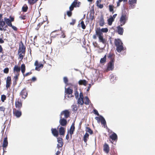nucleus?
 I'll use <instances>...</instances> for the list:
<instances>
[{"mask_svg":"<svg viewBox=\"0 0 155 155\" xmlns=\"http://www.w3.org/2000/svg\"><path fill=\"white\" fill-rule=\"evenodd\" d=\"M114 44L116 47V50L117 52L120 53L122 51L126 50V48L124 47L123 44L120 39H115Z\"/></svg>","mask_w":155,"mask_h":155,"instance_id":"f257e3e1","label":"nucleus"},{"mask_svg":"<svg viewBox=\"0 0 155 155\" xmlns=\"http://www.w3.org/2000/svg\"><path fill=\"white\" fill-rule=\"evenodd\" d=\"M50 36L53 38L59 37L64 38L65 37V35L64 32L61 30H56L51 33Z\"/></svg>","mask_w":155,"mask_h":155,"instance_id":"f03ea898","label":"nucleus"},{"mask_svg":"<svg viewBox=\"0 0 155 155\" xmlns=\"http://www.w3.org/2000/svg\"><path fill=\"white\" fill-rule=\"evenodd\" d=\"M40 35L41 40L44 43L47 44L51 43V40L50 39V37L48 35L46 34L45 32L44 33H41Z\"/></svg>","mask_w":155,"mask_h":155,"instance_id":"7ed1b4c3","label":"nucleus"},{"mask_svg":"<svg viewBox=\"0 0 155 155\" xmlns=\"http://www.w3.org/2000/svg\"><path fill=\"white\" fill-rule=\"evenodd\" d=\"M97 36L99 38V42H101L104 45H106L107 40L104 38L103 35H102L101 33L96 32Z\"/></svg>","mask_w":155,"mask_h":155,"instance_id":"20e7f679","label":"nucleus"},{"mask_svg":"<svg viewBox=\"0 0 155 155\" xmlns=\"http://www.w3.org/2000/svg\"><path fill=\"white\" fill-rule=\"evenodd\" d=\"M127 20V17L126 15L122 14L120 19V26H122L126 23V21Z\"/></svg>","mask_w":155,"mask_h":155,"instance_id":"39448f33","label":"nucleus"},{"mask_svg":"<svg viewBox=\"0 0 155 155\" xmlns=\"http://www.w3.org/2000/svg\"><path fill=\"white\" fill-rule=\"evenodd\" d=\"M70 114V112L68 110H65L61 112L60 116L62 117L64 115V117L63 118L67 119L69 117Z\"/></svg>","mask_w":155,"mask_h":155,"instance_id":"423d86ee","label":"nucleus"},{"mask_svg":"<svg viewBox=\"0 0 155 155\" xmlns=\"http://www.w3.org/2000/svg\"><path fill=\"white\" fill-rule=\"evenodd\" d=\"M137 3V0H129L128 4L129 5V9L134 8Z\"/></svg>","mask_w":155,"mask_h":155,"instance_id":"0eeeda50","label":"nucleus"},{"mask_svg":"<svg viewBox=\"0 0 155 155\" xmlns=\"http://www.w3.org/2000/svg\"><path fill=\"white\" fill-rule=\"evenodd\" d=\"M73 92V90L70 89V88L68 87L67 89H65V95L66 94H68V95L67 97L68 98H70V97H73V96L72 95V93Z\"/></svg>","mask_w":155,"mask_h":155,"instance_id":"6e6552de","label":"nucleus"},{"mask_svg":"<svg viewBox=\"0 0 155 155\" xmlns=\"http://www.w3.org/2000/svg\"><path fill=\"white\" fill-rule=\"evenodd\" d=\"M59 122L60 124L62 126L66 127L67 124V119L63 118V117L60 116Z\"/></svg>","mask_w":155,"mask_h":155,"instance_id":"1a4fd4ad","label":"nucleus"},{"mask_svg":"<svg viewBox=\"0 0 155 155\" xmlns=\"http://www.w3.org/2000/svg\"><path fill=\"white\" fill-rule=\"evenodd\" d=\"M108 31V29L107 28H104L101 29L100 28H97L95 31V32L101 33L103 35L102 32L107 33Z\"/></svg>","mask_w":155,"mask_h":155,"instance_id":"9d476101","label":"nucleus"},{"mask_svg":"<svg viewBox=\"0 0 155 155\" xmlns=\"http://www.w3.org/2000/svg\"><path fill=\"white\" fill-rule=\"evenodd\" d=\"M57 141L58 143L57 145V147L58 149H59L63 146L62 139L61 138L58 137L57 138Z\"/></svg>","mask_w":155,"mask_h":155,"instance_id":"9b49d317","label":"nucleus"},{"mask_svg":"<svg viewBox=\"0 0 155 155\" xmlns=\"http://www.w3.org/2000/svg\"><path fill=\"white\" fill-rule=\"evenodd\" d=\"M75 129L74 124L73 123L71 126L69 131H68V133H69L71 137L74 133Z\"/></svg>","mask_w":155,"mask_h":155,"instance_id":"f8f14e48","label":"nucleus"},{"mask_svg":"<svg viewBox=\"0 0 155 155\" xmlns=\"http://www.w3.org/2000/svg\"><path fill=\"white\" fill-rule=\"evenodd\" d=\"M114 61H110L108 63L107 69L108 70H112L114 68Z\"/></svg>","mask_w":155,"mask_h":155,"instance_id":"ddd939ff","label":"nucleus"},{"mask_svg":"<svg viewBox=\"0 0 155 155\" xmlns=\"http://www.w3.org/2000/svg\"><path fill=\"white\" fill-rule=\"evenodd\" d=\"M21 70L20 68L18 66L15 65L14 68V72L15 74L19 75Z\"/></svg>","mask_w":155,"mask_h":155,"instance_id":"4468645a","label":"nucleus"},{"mask_svg":"<svg viewBox=\"0 0 155 155\" xmlns=\"http://www.w3.org/2000/svg\"><path fill=\"white\" fill-rule=\"evenodd\" d=\"M101 124H103V126L104 127V128L106 127L107 129L108 130V132H109L110 129L109 128H108L106 124V122L105 121V120L104 118L103 117H101Z\"/></svg>","mask_w":155,"mask_h":155,"instance_id":"2eb2a0df","label":"nucleus"},{"mask_svg":"<svg viewBox=\"0 0 155 155\" xmlns=\"http://www.w3.org/2000/svg\"><path fill=\"white\" fill-rule=\"evenodd\" d=\"M13 114L18 118L21 115V111L15 109H13Z\"/></svg>","mask_w":155,"mask_h":155,"instance_id":"dca6fc26","label":"nucleus"},{"mask_svg":"<svg viewBox=\"0 0 155 155\" xmlns=\"http://www.w3.org/2000/svg\"><path fill=\"white\" fill-rule=\"evenodd\" d=\"M27 92L26 91L25 88L23 89L20 93V95H21L22 98L25 99L27 96Z\"/></svg>","mask_w":155,"mask_h":155,"instance_id":"f3484780","label":"nucleus"},{"mask_svg":"<svg viewBox=\"0 0 155 155\" xmlns=\"http://www.w3.org/2000/svg\"><path fill=\"white\" fill-rule=\"evenodd\" d=\"M120 25L118 26L117 27V32L118 34L120 35H122L124 32V29L121 27Z\"/></svg>","mask_w":155,"mask_h":155,"instance_id":"a211bd4d","label":"nucleus"},{"mask_svg":"<svg viewBox=\"0 0 155 155\" xmlns=\"http://www.w3.org/2000/svg\"><path fill=\"white\" fill-rule=\"evenodd\" d=\"M103 150L107 153H108L110 151V148L108 145L106 143H105L103 146Z\"/></svg>","mask_w":155,"mask_h":155,"instance_id":"6ab92c4d","label":"nucleus"},{"mask_svg":"<svg viewBox=\"0 0 155 155\" xmlns=\"http://www.w3.org/2000/svg\"><path fill=\"white\" fill-rule=\"evenodd\" d=\"M51 133L52 134L56 137H57L58 136V132L56 128H52L51 129Z\"/></svg>","mask_w":155,"mask_h":155,"instance_id":"aec40b11","label":"nucleus"},{"mask_svg":"<svg viewBox=\"0 0 155 155\" xmlns=\"http://www.w3.org/2000/svg\"><path fill=\"white\" fill-rule=\"evenodd\" d=\"M25 47L22 43L21 44L19 45L18 51L19 52H22V53H23V52L25 53Z\"/></svg>","mask_w":155,"mask_h":155,"instance_id":"412c9836","label":"nucleus"},{"mask_svg":"<svg viewBox=\"0 0 155 155\" xmlns=\"http://www.w3.org/2000/svg\"><path fill=\"white\" fill-rule=\"evenodd\" d=\"M107 57L110 61H114L115 55L113 52H110L108 54Z\"/></svg>","mask_w":155,"mask_h":155,"instance_id":"4be33fe9","label":"nucleus"},{"mask_svg":"<svg viewBox=\"0 0 155 155\" xmlns=\"http://www.w3.org/2000/svg\"><path fill=\"white\" fill-rule=\"evenodd\" d=\"M66 128L62 127H61L59 128V134L61 135H64L65 134Z\"/></svg>","mask_w":155,"mask_h":155,"instance_id":"5701e85b","label":"nucleus"},{"mask_svg":"<svg viewBox=\"0 0 155 155\" xmlns=\"http://www.w3.org/2000/svg\"><path fill=\"white\" fill-rule=\"evenodd\" d=\"M99 24L100 26H103L104 25V16L103 15H101L100 17Z\"/></svg>","mask_w":155,"mask_h":155,"instance_id":"b1692460","label":"nucleus"},{"mask_svg":"<svg viewBox=\"0 0 155 155\" xmlns=\"http://www.w3.org/2000/svg\"><path fill=\"white\" fill-rule=\"evenodd\" d=\"M22 103L20 101L18 100L17 101H16L15 102V107L16 108L18 109L22 107Z\"/></svg>","mask_w":155,"mask_h":155,"instance_id":"393cba45","label":"nucleus"},{"mask_svg":"<svg viewBox=\"0 0 155 155\" xmlns=\"http://www.w3.org/2000/svg\"><path fill=\"white\" fill-rule=\"evenodd\" d=\"M90 19L92 20L94 18V7L92 9L90 10Z\"/></svg>","mask_w":155,"mask_h":155,"instance_id":"a878e982","label":"nucleus"},{"mask_svg":"<svg viewBox=\"0 0 155 155\" xmlns=\"http://www.w3.org/2000/svg\"><path fill=\"white\" fill-rule=\"evenodd\" d=\"M80 85H83L86 86L87 84V82L85 80H80L78 81Z\"/></svg>","mask_w":155,"mask_h":155,"instance_id":"bb28decb","label":"nucleus"},{"mask_svg":"<svg viewBox=\"0 0 155 155\" xmlns=\"http://www.w3.org/2000/svg\"><path fill=\"white\" fill-rule=\"evenodd\" d=\"M11 81V78L10 77H8L6 80V87L7 88H8L10 85Z\"/></svg>","mask_w":155,"mask_h":155,"instance_id":"cd10ccee","label":"nucleus"},{"mask_svg":"<svg viewBox=\"0 0 155 155\" xmlns=\"http://www.w3.org/2000/svg\"><path fill=\"white\" fill-rule=\"evenodd\" d=\"M110 137L113 140H116L117 139V135L114 132L110 136Z\"/></svg>","mask_w":155,"mask_h":155,"instance_id":"c85d7f7f","label":"nucleus"},{"mask_svg":"<svg viewBox=\"0 0 155 155\" xmlns=\"http://www.w3.org/2000/svg\"><path fill=\"white\" fill-rule=\"evenodd\" d=\"M4 19L5 22L7 25H8L9 26H12V24L9 19L5 17L4 18Z\"/></svg>","mask_w":155,"mask_h":155,"instance_id":"c756f323","label":"nucleus"},{"mask_svg":"<svg viewBox=\"0 0 155 155\" xmlns=\"http://www.w3.org/2000/svg\"><path fill=\"white\" fill-rule=\"evenodd\" d=\"M80 2H79L78 3L77 2V0H74V1L72 2L71 5L73 7H79L80 6Z\"/></svg>","mask_w":155,"mask_h":155,"instance_id":"7c9ffc66","label":"nucleus"},{"mask_svg":"<svg viewBox=\"0 0 155 155\" xmlns=\"http://www.w3.org/2000/svg\"><path fill=\"white\" fill-rule=\"evenodd\" d=\"M8 145L7 138V137L5 138L3 141L2 146L4 148H5Z\"/></svg>","mask_w":155,"mask_h":155,"instance_id":"2f4dec72","label":"nucleus"},{"mask_svg":"<svg viewBox=\"0 0 155 155\" xmlns=\"http://www.w3.org/2000/svg\"><path fill=\"white\" fill-rule=\"evenodd\" d=\"M89 135L86 133L84 136L83 140L85 143H87V140L89 139Z\"/></svg>","mask_w":155,"mask_h":155,"instance_id":"473e14b6","label":"nucleus"},{"mask_svg":"<svg viewBox=\"0 0 155 155\" xmlns=\"http://www.w3.org/2000/svg\"><path fill=\"white\" fill-rule=\"evenodd\" d=\"M45 20H44L43 19V18H41L39 19V26L40 25H42L43 23L44 22H45V21H47V18L46 16H45Z\"/></svg>","mask_w":155,"mask_h":155,"instance_id":"72a5a7b5","label":"nucleus"},{"mask_svg":"<svg viewBox=\"0 0 155 155\" xmlns=\"http://www.w3.org/2000/svg\"><path fill=\"white\" fill-rule=\"evenodd\" d=\"M109 10L110 12H112V14H113L114 12V9L115 8L114 6L113 5H109Z\"/></svg>","mask_w":155,"mask_h":155,"instance_id":"f704fd0d","label":"nucleus"},{"mask_svg":"<svg viewBox=\"0 0 155 155\" xmlns=\"http://www.w3.org/2000/svg\"><path fill=\"white\" fill-rule=\"evenodd\" d=\"M106 55H105L103 58H101L100 61V63L101 64H104L106 60Z\"/></svg>","mask_w":155,"mask_h":155,"instance_id":"c9c22d12","label":"nucleus"},{"mask_svg":"<svg viewBox=\"0 0 155 155\" xmlns=\"http://www.w3.org/2000/svg\"><path fill=\"white\" fill-rule=\"evenodd\" d=\"M114 21L113 18L110 17L107 19L108 24L109 25H112L113 22Z\"/></svg>","mask_w":155,"mask_h":155,"instance_id":"e433bc0d","label":"nucleus"},{"mask_svg":"<svg viewBox=\"0 0 155 155\" xmlns=\"http://www.w3.org/2000/svg\"><path fill=\"white\" fill-rule=\"evenodd\" d=\"M18 54L19 55L18 58L20 59L21 60H22L25 55V53L23 52V53H22V52H19V51H18Z\"/></svg>","mask_w":155,"mask_h":155,"instance_id":"4c0bfd02","label":"nucleus"},{"mask_svg":"<svg viewBox=\"0 0 155 155\" xmlns=\"http://www.w3.org/2000/svg\"><path fill=\"white\" fill-rule=\"evenodd\" d=\"M25 70V66L24 64H22L21 65V70L23 74H24Z\"/></svg>","mask_w":155,"mask_h":155,"instance_id":"58836bf2","label":"nucleus"},{"mask_svg":"<svg viewBox=\"0 0 155 155\" xmlns=\"http://www.w3.org/2000/svg\"><path fill=\"white\" fill-rule=\"evenodd\" d=\"M84 103L83 98H78V103L81 105H82Z\"/></svg>","mask_w":155,"mask_h":155,"instance_id":"ea45409f","label":"nucleus"},{"mask_svg":"<svg viewBox=\"0 0 155 155\" xmlns=\"http://www.w3.org/2000/svg\"><path fill=\"white\" fill-rule=\"evenodd\" d=\"M34 65L35 66V69L36 70L38 71L39 69V63L38 60H36L35 61L34 63Z\"/></svg>","mask_w":155,"mask_h":155,"instance_id":"a19ab883","label":"nucleus"},{"mask_svg":"<svg viewBox=\"0 0 155 155\" xmlns=\"http://www.w3.org/2000/svg\"><path fill=\"white\" fill-rule=\"evenodd\" d=\"M86 131L89 133L90 134H92L93 133V131L89 127H87L86 128Z\"/></svg>","mask_w":155,"mask_h":155,"instance_id":"79ce46f5","label":"nucleus"},{"mask_svg":"<svg viewBox=\"0 0 155 155\" xmlns=\"http://www.w3.org/2000/svg\"><path fill=\"white\" fill-rule=\"evenodd\" d=\"M90 102V101L87 97H85V104L86 105H88L89 104Z\"/></svg>","mask_w":155,"mask_h":155,"instance_id":"37998d69","label":"nucleus"},{"mask_svg":"<svg viewBox=\"0 0 155 155\" xmlns=\"http://www.w3.org/2000/svg\"><path fill=\"white\" fill-rule=\"evenodd\" d=\"M5 25V21H3V19H0V27H3Z\"/></svg>","mask_w":155,"mask_h":155,"instance_id":"c03bdc74","label":"nucleus"},{"mask_svg":"<svg viewBox=\"0 0 155 155\" xmlns=\"http://www.w3.org/2000/svg\"><path fill=\"white\" fill-rule=\"evenodd\" d=\"M127 0H118V2H117V7H119L120 5V3L122 1H123L124 2H127Z\"/></svg>","mask_w":155,"mask_h":155,"instance_id":"a18cd8bd","label":"nucleus"},{"mask_svg":"<svg viewBox=\"0 0 155 155\" xmlns=\"http://www.w3.org/2000/svg\"><path fill=\"white\" fill-rule=\"evenodd\" d=\"M81 24L82 28L83 29H85L86 28V26L84 24V22L83 21H81Z\"/></svg>","mask_w":155,"mask_h":155,"instance_id":"49530a36","label":"nucleus"},{"mask_svg":"<svg viewBox=\"0 0 155 155\" xmlns=\"http://www.w3.org/2000/svg\"><path fill=\"white\" fill-rule=\"evenodd\" d=\"M72 11L70 10L68 11L67 12V14L69 17H71L72 15Z\"/></svg>","mask_w":155,"mask_h":155,"instance_id":"de8ad7c7","label":"nucleus"},{"mask_svg":"<svg viewBox=\"0 0 155 155\" xmlns=\"http://www.w3.org/2000/svg\"><path fill=\"white\" fill-rule=\"evenodd\" d=\"M6 96L5 95H2L1 97V100L2 102H4L5 101V100L6 99Z\"/></svg>","mask_w":155,"mask_h":155,"instance_id":"09e8293b","label":"nucleus"},{"mask_svg":"<svg viewBox=\"0 0 155 155\" xmlns=\"http://www.w3.org/2000/svg\"><path fill=\"white\" fill-rule=\"evenodd\" d=\"M38 0H28V2L30 4H33L37 2Z\"/></svg>","mask_w":155,"mask_h":155,"instance_id":"8fccbe9b","label":"nucleus"},{"mask_svg":"<svg viewBox=\"0 0 155 155\" xmlns=\"http://www.w3.org/2000/svg\"><path fill=\"white\" fill-rule=\"evenodd\" d=\"M75 98H77L78 97L79 95V94L78 92L77 91V89H76V90H75Z\"/></svg>","mask_w":155,"mask_h":155,"instance_id":"3c124183","label":"nucleus"},{"mask_svg":"<svg viewBox=\"0 0 155 155\" xmlns=\"http://www.w3.org/2000/svg\"><path fill=\"white\" fill-rule=\"evenodd\" d=\"M102 117L101 116H100L99 117H95V119L98 122H99L100 121H101V117Z\"/></svg>","mask_w":155,"mask_h":155,"instance_id":"603ef678","label":"nucleus"},{"mask_svg":"<svg viewBox=\"0 0 155 155\" xmlns=\"http://www.w3.org/2000/svg\"><path fill=\"white\" fill-rule=\"evenodd\" d=\"M97 7L98 8L102 9L104 7V5L103 4H100L99 5L97 4Z\"/></svg>","mask_w":155,"mask_h":155,"instance_id":"864d4df0","label":"nucleus"},{"mask_svg":"<svg viewBox=\"0 0 155 155\" xmlns=\"http://www.w3.org/2000/svg\"><path fill=\"white\" fill-rule=\"evenodd\" d=\"M76 22V20L74 19H72V22L70 23V25H73Z\"/></svg>","mask_w":155,"mask_h":155,"instance_id":"5fc2aeb1","label":"nucleus"},{"mask_svg":"<svg viewBox=\"0 0 155 155\" xmlns=\"http://www.w3.org/2000/svg\"><path fill=\"white\" fill-rule=\"evenodd\" d=\"M28 8V7L27 6H23L22 8L23 11L24 12H26L27 11Z\"/></svg>","mask_w":155,"mask_h":155,"instance_id":"6e6d98bb","label":"nucleus"},{"mask_svg":"<svg viewBox=\"0 0 155 155\" xmlns=\"http://www.w3.org/2000/svg\"><path fill=\"white\" fill-rule=\"evenodd\" d=\"M64 81L65 84H67L68 82V80L66 77H64Z\"/></svg>","mask_w":155,"mask_h":155,"instance_id":"4d7b16f0","label":"nucleus"},{"mask_svg":"<svg viewBox=\"0 0 155 155\" xmlns=\"http://www.w3.org/2000/svg\"><path fill=\"white\" fill-rule=\"evenodd\" d=\"M9 69L8 68H5L4 70V72L5 73L7 74L8 73Z\"/></svg>","mask_w":155,"mask_h":155,"instance_id":"13d9d810","label":"nucleus"},{"mask_svg":"<svg viewBox=\"0 0 155 155\" xmlns=\"http://www.w3.org/2000/svg\"><path fill=\"white\" fill-rule=\"evenodd\" d=\"M102 1V0H97L96 1V5L97 6V3L98 5L101 4V3Z\"/></svg>","mask_w":155,"mask_h":155,"instance_id":"bf43d9fd","label":"nucleus"},{"mask_svg":"<svg viewBox=\"0 0 155 155\" xmlns=\"http://www.w3.org/2000/svg\"><path fill=\"white\" fill-rule=\"evenodd\" d=\"M73 110H77V108L76 105H74L72 106Z\"/></svg>","mask_w":155,"mask_h":155,"instance_id":"052dcab7","label":"nucleus"},{"mask_svg":"<svg viewBox=\"0 0 155 155\" xmlns=\"http://www.w3.org/2000/svg\"><path fill=\"white\" fill-rule=\"evenodd\" d=\"M5 108L3 106L0 107V111H4L5 110Z\"/></svg>","mask_w":155,"mask_h":155,"instance_id":"680f3d73","label":"nucleus"},{"mask_svg":"<svg viewBox=\"0 0 155 155\" xmlns=\"http://www.w3.org/2000/svg\"><path fill=\"white\" fill-rule=\"evenodd\" d=\"M94 112L95 114L97 115V116H99V114L98 112V111L96 109H94Z\"/></svg>","mask_w":155,"mask_h":155,"instance_id":"e2e57ef3","label":"nucleus"},{"mask_svg":"<svg viewBox=\"0 0 155 155\" xmlns=\"http://www.w3.org/2000/svg\"><path fill=\"white\" fill-rule=\"evenodd\" d=\"M15 75L14 77V80L17 81L18 79V76L19 75L15 74Z\"/></svg>","mask_w":155,"mask_h":155,"instance_id":"0e129e2a","label":"nucleus"},{"mask_svg":"<svg viewBox=\"0 0 155 155\" xmlns=\"http://www.w3.org/2000/svg\"><path fill=\"white\" fill-rule=\"evenodd\" d=\"M10 27H11L15 31H17V28L15 26L12 25V26H10Z\"/></svg>","mask_w":155,"mask_h":155,"instance_id":"69168bd1","label":"nucleus"},{"mask_svg":"<svg viewBox=\"0 0 155 155\" xmlns=\"http://www.w3.org/2000/svg\"><path fill=\"white\" fill-rule=\"evenodd\" d=\"M79 98H83V94L82 92H81L80 93V95H79Z\"/></svg>","mask_w":155,"mask_h":155,"instance_id":"338daca9","label":"nucleus"},{"mask_svg":"<svg viewBox=\"0 0 155 155\" xmlns=\"http://www.w3.org/2000/svg\"><path fill=\"white\" fill-rule=\"evenodd\" d=\"M74 7H73V6L71 5L69 7V10L72 11L74 10Z\"/></svg>","mask_w":155,"mask_h":155,"instance_id":"774afa93","label":"nucleus"}]
</instances>
